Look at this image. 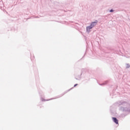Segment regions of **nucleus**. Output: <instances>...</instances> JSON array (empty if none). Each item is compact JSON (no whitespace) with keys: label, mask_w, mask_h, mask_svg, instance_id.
Wrapping results in <instances>:
<instances>
[{"label":"nucleus","mask_w":130,"mask_h":130,"mask_svg":"<svg viewBox=\"0 0 130 130\" xmlns=\"http://www.w3.org/2000/svg\"><path fill=\"white\" fill-rule=\"evenodd\" d=\"M117 104L120 107H119V110L124 112L125 114H122L120 117L122 118L125 117L127 114L130 113V104L127 101L121 100L117 102Z\"/></svg>","instance_id":"nucleus-1"},{"label":"nucleus","mask_w":130,"mask_h":130,"mask_svg":"<svg viewBox=\"0 0 130 130\" xmlns=\"http://www.w3.org/2000/svg\"><path fill=\"white\" fill-rule=\"evenodd\" d=\"M98 23V20H95L94 21L91 22L89 26H90L91 28H93L95 27L96 25H97Z\"/></svg>","instance_id":"nucleus-2"},{"label":"nucleus","mask_w":130,"mask_h":130,"mask_svg":"<svg viewBox=\"0 0 130 130\" xmlns=\"http://www.w3.org/2000/svg\"><path fill=\"white\" fill-rule=\"evenodd\" d=\"M73 88L74 87H72V88L68 89V90H67L66 91L63 92L62 94H60V95H58V98H60V97H62V96H63V95H64V94H67V93H68V92H70V91H71V90H72Z\"/></svg>","instance_id":"nucleus-3"},{"label":"nucleus","mask_w":130,"mask_h":130,"mask_svg":"<svg viewBox=\"0 0 130 130\" xmlns=\"http://www.w3.org/2000/svg\"><path fill=\"white\" fill-rule=\"evenodd\" d=\"M112 119L114 123H115L116 124H118V119H117V118L115 117H112Z\"/></svg>","instance_id":"nucleus-4"},{"label":"nucleus","mask_w":130,"mask_h":130,"mask_svg":"<svg viewBox=\"0 0 130 130\" xmlns=\"http://www.w3.org/2000/svg\"><path fill=\"white\" fill-rule=\"evenodd\" d=\"M91 29H93V28L91 27L90 25L86 27V32L87 33H88V34L90 33V31Z\"/></svg>","instance_id":"nucleus-5"},{"label":"nucleus","mask_w":130,"mask_h":130,"mask_svg":"<svg viewBox=\"0 0 130 130\" xmlns=\"http://www.w3.org/2000/svg\"><path fill=\"white\" fill-rule=\"evenodd\" d=\"M109 81L106 80V81H104L103 83L99 84L100 86H104V85H107V84H108Z\"/></svg>","instance_id":"nucleus-6"},{"label":"nucleus","mask_w":130,"mask_h":130,"mask_svg":"<svg viewBox=\"0 0 130 130\" xmlns=\"http://www.w3.org/2000/svg\"><path fill=\"white\" fill-rule=\"evenodd\" d=\"M81 76H82V75H81V74H80V75H78V78L75 77V79L76 80H77L78 81H80V80H81Z\"/></svg>","instance_id":"nucleus-7"},{"label":"nucleus","mask_w":130,"mask_h":130,"mask_svg":"<svg viewBox=\"0 0 130 130\" xmlns=\"http://www.w3.org/2000/svg\"><path fill=\"white\" fill-rule=\"evenodd\" d=\"M110 111H111V115H113V116H114V115H115V114L113 112V111H112L111 109H110Z\"/></svg>","instance_id":"nucleus-8"},{"label":"nucleus","mask_w":130,"mask_h":130,"mask_svg":"<svg viewBox=\"0 0 130 130\" xmlns=\"http://www.w3.org/2000/svg\"><path fill=\"white\" fill-rule=\"evenodd\" d=\"M85 69H82L81 70V76H82V75H83V73H85Z\"/></svg>","instance_id":"nucleus-9"},{"label":"nucleus","mask_w":130,"mask_h":130,"mask_svg":"<svg viewBox=\"0 0 130 130\" xmlns=\"http://www.w3.org/2000/svg\"><path fill=\"white\" fill-rule=\"evenodd\" d=\"M41 100L42 102H43V101H48V100H45V99H43V98H42V97L41 98Z\"/></svg>","instance_id":"nucleus-10"},{"label":"nucleus","mask_w":130,"mask_h":130,"mask_svg":"<svg viewBox=\"0 0 130 130\" xmlns=\"http://www.w3.org/2000/svg\"><path fill=\"white\" fill-rule=\"evenodd\" d=\"M130 67V65L129 63H127L126 64V69H129Z\"/></svg>","instance_id":"nucleus-11"},{"label":"nucleus","mask_w":130,"mask_h":130,"mask_svg":"<svg viewBox=\"0 0 130 130\" xmlns=\"http://www.w3.org/2000/svg\"><path fill=\"white\" fill-rule=\"evenodd\" d=\"M110 13H113V12H114V10H113V9H111L110 11H109Z\"/></svg>","instance_id":"nucleus-12"},{"label":"nucleus","mask_w":130,"mask_h":130,"mask_svg":"<svg viewBox=\"0 0 130 130\" xmlns=\"http://www.w3.org/2000/svg\"><path fill=\"white\" fill-rule=\"evenodd\" d=\"M78 85H79L78 83L75 84L74 85L73 88L75 87H77V86H78Z\"/></svg>","instance_id":"nucleus-13"},{"label":"nucleus","mask_w":130,"mask_h":130,"mask_svg":"<svg viewBox=\"0 0 130 130\" xmlns=\"http://www.w3.org/2000/svg\"><path fill=\"white\" fill-rule=\"evenodd\" d=\"M40 94V96L41 97L42 96V95H41V94H40V92H39Z\"/></svg>","instance_id":"nucleus-14"},{"label":"nucleus","mask_w":130,"mask_h":130,"mask_svg":"<svg viewBox=\"0 0 130 130\" xmlns=\"http://www.w3.org/2000/svg\"><path fill=\"white\" fill-rule=\"evenodd\" d=\"M30 59H31V60H33L32 59V56H30Z\"/></svg>","instance_id":"nucleus-15"},{"label":"nucleus","mask_w":130,"mask_h":130,"mask_svg":"<svg viewBox=\"0 0 130 130\" xmlns=\"http://www.w3.org/2000/svg\"><path fill=\"white\" fill-rule=\"evenodd\" d=\"M85 54H86V52L85 53V54H84V56H83V57H84L85 56ZM83 57H82V58H83Z\"/></svg>","instance_id":"nucleus-16"},{"label":"nucleus","mask_w":130,"mask_h":130,"mask_svg":"<svg viewBox=\"0 0 130 130\" xmlns=\"http://www.w3.org/2000/svg\"><path fill=\"white\" fill-rule=\"evenodd\" d=\"M36 18H39V16H37V17H36Z\"/></svg>","instance_id":"nucleus-17"}]
</instances>
